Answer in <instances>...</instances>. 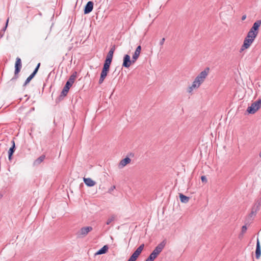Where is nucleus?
<instances>
[{"instance_id":"obj_8","label":"nucleus","mask_w":261,"mask_h":261,"mask_svg":"<svg viewBox=\"0 0 261 261\" xmlns=\"http://www.w3.org/2000/svg\"><path fill=\"white\" fill-rule=\"evenodd\" d=\"M133 63V59L130 60V57L128 55H125L123 58L122 66L126 68L130 67Z\"/></svg>"},{"instance_id":"obj_22","label":"nucleus","mask_w":261,"mask_h":261,"mask_svg":"<svg viewBox=\"0 0 261 261\" xmlns=\"http://www.w3.org/2000/svg\"><path fill=\"white\" fill-rule=\"evenodd\" d=\"M12 146L9 149V152H8V153H9V159L10 160L11 159V156H12L13 152H14L15 147L14 141H12Z\"/></svg>"},{"instance_id":"obj_16","label":"nucleus","mask_w":261,"mask_h":261,"mask_svg":"<svg viewBox=\"0 0 261 261\" xmlns=\"http://www.w3.org/2000/svg\"><path fill=\"white\" fill-rule=\"evenodd\" d=\"M93 8V3L92 2H89L85 6L84 12L85 14H88L91 12Z\"/></svg>"},{"instance_id":"obj_18","label":"nucleus","mask_w":261,"mask_h":261,"mask_svg":"<svg viewBox=\"0 0 261 261\" xmlns=\"http://www.w3.org/2000/svg\"><path fill=\"white\" fill-rule=\"evenodd\" d=\"M144 247V245L142 244L133 253V255H134L136 257L138 258V256L141 254V252L142 251L143 248Z\"/></svg>"},{"instance_id":"obj_26","label":"nucleus","mask_w":261,"mask_h":261,"mask_svg":"<svg viewBox=\"0 0 261 261\" xmlns=\"http://www.w3.org/2000/svg\"><path fill=\"white\" fill-rule=\"evenodd\" d=\"M68 91H69L68 90H66V89L63 88V89L61 92V95L63 96H66L67 94Z\"/></svg>"},{"instance_id":"obj_28","label":"nucleus","mask_w":261,"mask_h":261,"mask_svg":"<svg viewBox=\"0 0 261 261\" xmlns=\"http://www.w3.org/2000/svg\"><path fill=\"white\" fill-rule=\"evenodd\" d=\"M201 180L203 182H207V179L205 176H202L201 177Z\"/></svg>"},{"instance_id":"obj_6","label":"nucleus","mask_w":261,"mask_h":261,"mask_svg":"<svg viewBox=\"0 0 261 261\" xmlns=\"http://www.w3.org/2000/svg\"><path fill=\"white\" fill-rule=\"evenodd\" d=\"M110 65L104 64L103 67L102 68V70L101 71V74H100V77L99 80V83L100 84H101L104 80L105 79L107 75L108 72L109 71Z\"/></svg>"},{"instance_id":"obj_35","label":"nucleus","mask_w":261,"mask_h":261,"mask_svg":"<svg viewBox=\"0 0 261 261\" xmlns=\"http://www.w3.org/2000/svg\"><path fill=\"white\" fill-rule=\"evenodd\" d=\"M114 188H115V186H114L113 188H112V189H114Z\"/></svg>"},{"instance_id":"obj_32","label":"nucleus","mask_w":261,"mask_h":261,"mask_svg":"<svg viewBox=\"0 0 261 261\" xmlns=\"http://www.w3.org/2000/svg\"><path fill=\"white\" fill-rule=\"evenodd\" d=\"M245 18H246V17H242V20H245Z\"/></svg>"},{"instance_id":"obj_21","label":"nucleus","mask_w":261,"mask_h":261,"mask_svg":"<svg viewBox=\"0 0 261 261\" xmlns=\"http://www.w3.org/2000/svg\"><path fill=\"white\" fill-rule=\"evenodd\" d=\"M108 250V247L107 245H105L102 248H101L100 250H99L95 253V255L106 253Z\"/></svg>"},{"instance_id":"obj_14","label":"nucleus","mask_w":261,"mask_h":261,"mask_svg":"<svg viewBox=\"0 0 261 261\" xmlns=\"http://www.w3.org/2000/svg\"><path fill=\"white\" fill-rule=\"evenodd\" d=\"M261 200H257L252 207L251 214L255 215L256 213L259 210Z\"/></svg>"},{"instance_id":"obj_27","label":"nucleus","mask_w":261,"mask_h":261,"mask_svg":"<svg viewBox=\"0 0 261 261\" xmlns=\"http://www.w3.org/2000/svg\"><path fill=\"white\" fill-rule=\"evenodd\" d=\"M137 259V257H136L133 254L130 257V258L128 259V261H136V260Z\"/></svg>"},{"instance_id":"obj_24","label":"nucleus","mask_w":261,"mask_h":261,"mask_svg":"<svg viewBox=\"0 0 261 261\" xmlns=\"http://www.w3.org/2000/svg\"><path fill=\"white\" fill-rule=\"evenodd\" d=\"M115 219V216H111L107 220L106 224L107 225H109L111 223H112L113 221H114Z\"/></svg>"},{"instance_id":"obj_11","label":"nucleus","mask_w":261,"mask_h":261,"mask_svg":"<svg viewBox=\"0 0 261 261\" xmlns=\"http://www.w3.org/2000/svg\"><path fill=\"white\" fill-rule=\"evenodd\" d=\"M131 160L129 158L126 157L125 159L122 160L118 165L119 168L121 169L124 167L126 165L130 163Z\"/></svg>"},{"instance_id":"obj_7","label":"nucleus","mask_w":261,"mask_h":261,"mask_svg":"<svg viewBox=\"0 0 261 261\" xmlns=\"http://www.w3.org/2000/svg\"><path fill=\"white\" fill-rule=\"evenodd\" d=\"M114 50H115L114 47H113L111 48V49L110 50V51H109V53L107 56V58L105 60L104 64H106V65H111V63L112 62V60L113 59V54H114Z\"/></svg>"},{"instance_id":"obj_19","label":"nucleus","mask_w":261,"mask_h":261,"mask_svg":"<svg viewBox=\"0 0 261 261\" xmlns=\"http://www.w3.org/2000/svg\"><path fill=\"white\" fill-rule=\"evenodd\" d=\"M45 158V156L44 155H41L34 161L33 165L35 166H38L44 160Z\"/></svg>"},{"instance_id":"obj_1","label":"nucleus","mask_w":261,"mask_h":261,"mask_svg":"<svg viewBox=\"0 0 261 261\" xmlns=\"http://www.w3.org/2000/svg\"><path fill=\"white\" fill-rule=\"evenodd\" d=\"M209 71V68H206L195 77L192 84L187 88V92L189 94H192L194 90L199 88L207 78Z\"/></svg>"},{"instance_id":"obj_23","label":"nucleus","mask_w":261,"mask_h":261,"mask_svg":"<svg viewBox=\"0 0 261 261\" xmlns=\"http://www.w3.org/2000/svg\"><path fill=\"white\" fill-rule=\"evenodd\" d=\"M76 72H74L71 75H70L68 81L67 82H69L71 84H73L76 77Z\"/></svg>"},{"instance_id":"obj_10","label":"nucleus","mask_w":261,"mask_h":261,"mask_svg":"<svg viewBox=\"0 0 261 261\" xmlns=\"http://www.w3.org/2000/svg\"><path fill=\"white\" fill-rule=\"evenodd\" d=\"M21 66V59L19 58H17L15 65V74H17L19 72Z\"/></svg>"},{"instance_id":"obj_36","label":"nucleus","mask_w":261,"mask_h":261,"mask_svg":"<svg viewBox=\"0 0 261 261\" xmlns=\"http://www.w3.org/2000/svg\"><path fill=\"white\" fill-rule=\"evenodd\" d=\"M114 188H115V186H114L113 188H112V189H114Z\"/></svg>"},{"instance_id":"obj_3","label":"nucleus","mask_w":261,"mask_h":261,"mask_svg":"<svg viewBox=\"0 0 261 261\" xmlns=\"http://www.w3.org/2000/svg\"><path fill=\"white\" fill-rule=\"evenodd\" d=\"M257 36L252 31H249L247 36L245 39L241 49L243 50L245 49L248 48L254 41L255 38Z\"/></svg>"},{"instance_id":"obj_15","label":"nucleus","mask_w":261,"mask_h":261,"mask_svg":"<svg viewBox=\"0 0 261 261\" xmlns=\"http://www.w3.org/2000/svg\"><path fill=\"white\" fill-rule=\"evenodd\" d=\"M83 180L85 184L88 187H93L96 184V182L92 180L91 178L84 177L83 178Z\"/></svg>"},{"instance_id":"obj_9","label":"nucleus","mask_w":261,"mask_h":261,"mask_svg":"<svg viewBox=\"0 0 261 261\" xmlns=\"http://www.w3.org/2000/svg\"><path fill=\"white\" fill-rule=\"evenodd\" d=\"M261 25V20H258L255 22L250 29L249 31H252L253 33H254L255 35H257L258 34V29L260 25Z\"/></svg>"},{"instance_id":"obj_31","label":"nucleus","mask_w":261,"mask_h":261,"mask_svg":"<svg viewBox=\"0 0 261 261\" xmlns=\"http://www.w3.org/2000/svg\"><path fill=\"white\" fill-rule=\"evenodd\" d=\"M8 21H9V19H7V22H6V24L5 27L4 29V31H5L6 30V28L7 27V24H8Z\"/></svg>"},{"instance_id":"obj_20","label":"nucleus","mask_w":261,"mask_h":261,"mask_svg":"<svg viewBox=\"0 0 261 261\" xmlns=\"http://www.w3.org/2000/svg\"><path fill=\"white\" fill-rule=\"evenodd\" d=\"M179 197L180 201L182 203H188L190 199L189 197H187L181 193H179Z\"/></svg>"},{"instance_id":"obj_5","label":"nucleus","mask_w":261,"mask_h":261,"mask_svg":"<svg viewBox=\"0 0 261 261\" xmlns=\"http://www.w3.org/2000/svg\"><path fill=\"white\" fill-rule=\"evenodd\" d=\"M93 228L91 226H86L81 228L77 233V235L79 238L85 237L87 234L92 230Z\"/></svg>"},{"instance_id":"obj_12","label":"nucleus","mask_w":261,"mask_h":261,"mask_svg":"<svg viewBox=\"0 0 261 261\" xmlns=\"http://www.w3.org/2000/svg\"><path fill=\"white\" fill-rule=\"evenodd\" d=\"M40 65V64L39 63L37 66L36 68H35V69L34 70V71H33V72L27 79L24 84V85H27L31 81V80L34 77V76L35 75V74L38 70Z\"/></svg>"},{"instance_id":"obj_29","label":"nucleus","mask_w":261,"mask_h":261,"mask_svg":"<svg viewBox=\"0 0 261 261\" xmlns=\"http://www.w3.org/2000/svg\"><path fill=\"white\" fill-rule=\"evenodd\" d=\"M165 38H163L160 41V44L161 45H163L164 43V42H165Z\"/></svg>"},{"instance_id":"obj_30","label":"nucleus","mask_w":261,"mask_h":261,"mask_svg":"<svg viewBox=\"0 0 261 261\" xmlns=\"http://www.w3.org/2000/svg\"><path fill=\"white\" fill-rule=\"evenodd\" d=\"M246 230H247V227H246V226H243L242 227V231H243V232H245Z\"/></svg>"},{"instance_id":"obj_25","label":"nucleus","mask_w":261,"mask_h":261,"mask_svg":"<svg viewBox=\"0 0 261 261\" xmlns=\"http://www.w3.org/2000/svg\"><path fill=\"white\" fill-rule=\"evenodd\" d=\"M72 85L69 83V82H66V85L64 86V88L69 91L70 88L72 86Z\"/></svg>"},{"instance_id":"obj_17","label":"nucleus","mask_w":261,"mask_h":261,"mask_svg":"<svg viewBox=\"0 0 261 261\" xmlns=\"http://www.w3.org/2000/svg\"><path fill=\"white\" fill-rule=\"evenodd\" d=\"M261 255V250H260V243L259 242L258 239L257 240L256 243V248L255 250V257L257 259H259Z\"/></svg>"},{"instance_id":"obj_4","label":"nucleus","mask_w":261,"mask_h":261,"mask_svg":"<svg viewBox=\"0 0 261 261\" xmlns=\"http://www.w3.org/2000/svg\"><path fill=\"white\" fill-rule=\"evenodd\" d=\"M261 108V99L252 102L250 106L247 109L246 112L248 114H253Z\"/></svg>"},{"instance_id":"obj_13","label":"nucleus","mask_w":261,"mask_h":261,"mask_svg":"<svg viewBox=\"0 0 261 261\" xmlns=\"http://www.w3.org/2000/svg\"><path fill=\"white\" fill-rule=\"evenodd\" d=\"M141 50V46L140 45H139L137 47V48L133 56V63H135L136 62V61L138 59V58H139V57L140 56Z\"/></svg>"},{"instance_id":"obj_33","label":"nucleus","mask_w":261,"mask_h":261,"mask_svg":"<svg viewBox=\"0 0 261 261\" xmlns=\"http://www.w3.org/2000/svg\"><path fill=\"white\" fill-rule=\"evenodd\" d=\"M2 31H1V32H0V35H3V34H2Z\"/></svg>"},{"instance_id":"obj_34","label":"nucleus","mask_w":261,"mask_h":261,"mask_svg":"<svg viewBox=\"0 0 261 261\" xmlns=\"http://www.w3.org/2000/svg\"><path fill=\"white\" fill-rule=\"evenodd\" d=\"M259 156L261 157V152L259 153Z\"/></svg>"},{"instance_id":"obj_2","label":"nucleus","mask_w":261,"mask_h":261,"mask_svg":"<svg viewBox=\"0 0 261 261\" xmlns=\"http://www.w3.org/2000/svg\"><path fill=\"white\" fill-rule=\"evenodd\" d=\"M165 245V241H163L159 244L146 259H147L148 261H153L154 259H155L160 254V253L162 251Z\"/></svg>"}]
</instances>
